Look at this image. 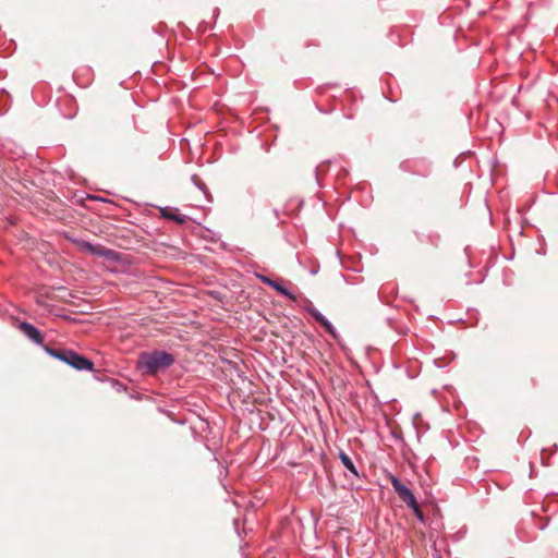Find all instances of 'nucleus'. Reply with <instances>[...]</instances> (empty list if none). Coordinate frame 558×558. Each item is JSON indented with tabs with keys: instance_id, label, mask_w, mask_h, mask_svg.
I'll return each instance as SVG.
<instances>
[{
	"instance_id": "nucleus-3",
	"label": "nucleus",
	"mask_w": 558,
	"mask_h": 558,
	"mask_svg": "<svg viewBox=\"0 0 558 558\" xmlns=\"http://www.w3.org/2000/svg\"><path fill=\"white\" fill-rule=\"evenodd\" d=\"M386 478L392 485L398 497L414 512L415 517L424 522V514L420 508V505L412 493V490L407 487L396 475L390 472L386 473Z\"/></svg>"
},
{
	"instance_id": "nucleus-4",
	"label": "nucleus",
	"mask_w": 558,
	"mask_h": 558,
	"mask_svg": "<svg viewBox=\"0 0 558 558\" xmlns=\"http://www.w3.org/2000/svg\"><path fill=\"white\" fill-rule=\"evenodd\" d=\"M78 246L82 252H86L95 256H102L112 259L116 255V253L112 250H109L100 244H92L90 242L87 241L78 242Z\"/></svg>"
},
{
	"instance_id": "nucleus-2",
	"label": "nucleus",
	"mask_w": 558,
	"mask_h": 558,
	"mask_svg": "<svg viewBox=\"0 0 558 558\" xmlns=\"http://www.w3.org/2000/svg\"><path fill=\"white\" fill-rule=\"evenodd\" d=\"M45 351L52 357L58 359L77 371H93L94 363L70 349H53L44 345Z\"/></svg>"
},
{
	"instance_id": "nucleus-1",
	"label": "nucleus",
	"mask_w": 558,
	"mask_h": 558,
	"mask_svg": "<svg viewBox=\"0 0 558 558\" xmlns=\"http://www.w3.org/2000/svg\"><path fill=\"white\" fill-rule=\"evenodd\" d=\"M174 362V356L168 352L155 350L143 352L138 356L137 368L147 375H154L157 372L168 368Z\"/></svg>"
},
{
	"instance_id": "nucleus-6",
	"label": "nucleus",
	"mask_w": 558,
	"mask_h": 558,
	"mask_svg": "<svg viewBox=\"0 0 558 558\" xmlns=\"http://www.w3.org/2000/svg\"><path fill=\"white\" fill-rule=\"evenodd\" d=\"M19 329L34 343L44 345V337L34 325L23 322L19 325Z\"/></svg>"
},
{
	"instance_id": "nucleus-9",
	"label": "nucleus",
	"mask_w": 558,
	"mask_h": 558,
	"mask_svg": "<svg viewBox=\"0 0 558 558\" xmlns=\"http://www.w3.org/2000/svg\"><path fill=\"white\" fill-rule=\"evenodd\" d=\"M339 458H340L342 464L344 465V468L348 471H350L353 475L359 476L357 470H356L353 461L351 460V458L347 453L341 451L340 454H339Z\"/></svg>"
},
{
	"instance_id": "nucleus-8",
	"label": "nucleus",
	"mask_w": 558,
	"mask_h": 558,
	"mask_svg": "<svg viewBox=\"0 0 558 558\" xmlns=\"http://www.w3.org/2000/svg\"><path fill=\"white\" fill-rule=\"evenodd\" d=\"M306 311L308 314H311V316L318 323L320 324L325 330L331 335L332 337H336V330L333 328V326L331 325V323L325 318V316L318 311L316 310L314 306L310 305L306 307Z\"/></svg>"
},
{
	"instance_id": "nucleus-5",
	"label": "nucleus",
	"mask_w": 558,
	"mask_h": 558,
	"mask_svg": "<svg viewBox=\"0 0 558 558\" xmlns=\"http://www.w3.org/2000/svg\"><path fill=\"white\" fill-rule=\"evenodd\" d=\"M160 217L171 220L178 225H184L187 221V216L180 213L175 207H159Z\"/></svg>"
},
{
	"instance_id": "nucleus-7",
	"label": "nucleus",
	"mask_w": 558,
	"mask_h": 558,
	"mask_svg": "<svg viewBox=\"0 0 558 558\" xmlns=\"http://www.w3.org/2000/svg\"><path fill=\"white\" fill-rule=\"evenodd\" d=\"M260 280L269 286L270 288H272L274 290H276L278 293H280L281 295L288 298L289 300L291 301H296V295L291 292L289 289H287L281 281H278V280H274V279H270L268 277H265V276H262L260 277Z\"/></svg>"
}]
</instances>
